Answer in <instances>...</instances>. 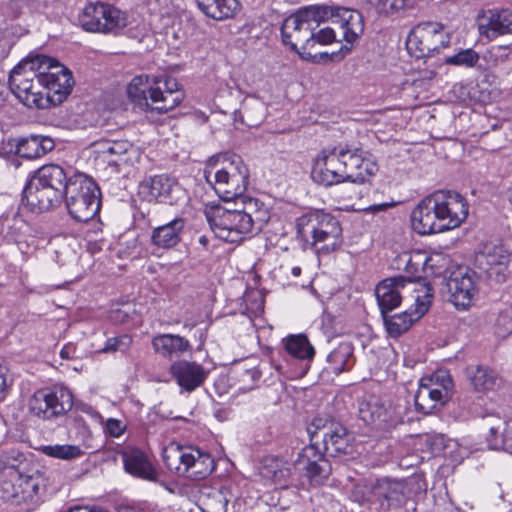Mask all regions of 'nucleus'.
<instances>
[{"instance_id": "nucleus-2", "label": "nucleus", "mask_w": 512, "mask_h": 512, "mask_svg": "<svg viewBox=\"0 0 512 512\" xmlns=\"http://www.w3.org/2000/svg\"><path fill=\"white\" fill-rule=\"evenodd\" d=\"M468 203L458 192L438 190L425 197L412 211L413 229L422 235L457 228L468 216Z\"/></svg>"}, {"instance_id": "nucleus-6", "label": "nucleus", "mask_w": 512, "mask_h": 512, "mask_svg": "<svg viewBox=\"0 0 512 512\" xmlns=\"http://www.w3.org/2000/svg\"><path fill=\"white\" fill-rule=\"evenodd\" d=\"M298 237L316 252L330 253L342 242L339 221L330 214L314 211L297 220Z\"/></svg>"}, {"instance_id": "nucleus-26", "label": "nucleus", "mask_w": 512, "mask_h": 512, "mask_svg": "<svg viewBox=\"0 0 512 512\" xmlns=\"http://www.w3.org/2000/svg\"><path fill=\"white\" fill-rule=\"evenodd\" d=\"M480 35L494 39L500 35L512 34V10H488L478 18Z\"/></svg>"}, {"instance_id": "nucleus-17", "label": "nucleus", "mask_w": 512, "mask_h": 512, "mask_svg": "<svg viewBox=\"0 0 512 512\" xmlns=\"http://www.w3.org/2000/svg\"><path fill=\"white\" fill-rule=\"evenodd\" d=\"M338 151L346 181L364 183L378 170L377 164L360 149L338 146Z\"/></svg>"}, {"instance_id": "nucleus-52", "label": "nucleus", "mask_w": 512, "mask_h": 512, "mask_svg": "<svg viewBox=\"0 0 512 512\" xmlns=\"http://www.w3.org/2000/svg\"><path fill=\"white\" fill-rule=\"evenodd\" d=\"M42 452L50 457L64 459V446L63 445H47L41 448Z\"/></svg>"}, {"instance_id": "nucleus-27", "label": "nucleus", "mask_w": 512, "mask_h": 512, "mask_svg": "<svg viewBox=\"0 0 512 512\" xmlns=\"http://www.w3.org/2000/svg\"><path fill=\"white\" fill-rule=\"evenodd\" d=\"M29 409L38 417L51 420L63 414L64 406L57 392L46 388L34 393L29 400Z\"/></svg>"}, {"instance_id": "nucleus-20", "label": "nucleus", "mask_w": 512, "mask_h": 512, "mask_svg": "<svg viewBox=\"0 0 512 512\" xmlns=\"http://www.w3.org/2000/svg\"><path fill=\"white\" fill-rule=\"evenodd\" d=\"M338 146L324 149L316 157L311 171L312 179L321 185L331 186L346 181L342 162L338 155Z\"/></svg>"}, {"instance_id": "nucleus-39", "label": "nucleus", "mask_w": 512, "mask_h": 512, "mask_svg": "<svg viewBox=\"0 0 512 512\" xmlns=\"http://www.w3.org/2000/svg\"><path fill=\"white\" fill-rule=\"evenodd\" d=\"M261 474L263 477L271 479L275 484L285 487L291 476L290 464L281 457H266L261 467Z\"/></svg>"}, {"instance_id": "nucleus-53", "label": "nucleus", "mask_w": 512, "mask_h": 512, "mask_svg": "<svg viewBox=\"0 0 512 512\" xmlns=\"http://www.w3.org/2000/svg\"><path fill=\"white\" fill-rule=\"evenodd\" d=\"M68 394H69V401L71 402V405H70L71 410L81 411L86 414L92 413L93 409L90 405H88L82 401L75 400L71 393H68Z\"/></svg>"}, {"instance_id": "nucleus-19", "label": "nucleus", "mask_w": 512, "mask_h": 512, "mask_svg": "<svg viewBox=\"0 0 512 512\" xmlns=\"http://www.w3.org/2000/svg\"><path fill=\"white\" fill-rule=\"evenodd\" d=\"M177 190L179 185L176 178L168 174L147 176L138 185L139 197L149 203H172Z\"/></svg>"}, {"instance_id": "nucleus-49", "label": "nucleus", "mask_w": 512, "mask_h": 512, "mask_svg": "<svg viewBox=\"0 0 512 512\" xmlns=\"http://www.w3.org/2000/svg\"><path fill=\"white\" fill-rule=\"evenodd\" d=\"M495 334L500 338H506L512 334V310L500 311L494 324Z\"/></svg>"}, {"instance_id": "nucleus-64", "label": "nucleus", "mask_w": 512, "mask_h": 512, "mask_svg": "<svg viewBox=\"0 0 512 512\" xmlns=\"http://www.w3.org/2000/svg\"><path fill=\"white\" fill-rule=\"evenodd\" d=\"M59 355L62 359H64V355H65V352H64V347H62L59 351Z\"/></svg>"}, {"instance_id": "nucleus-41", "label": "nucleus", "mask_w": 512, "mask_h": 512, "mask_svg": "<svg viewBox=\"0 0 512 512\" xmlns=\"http://www.w3.org/2000/svg\"><path fill=\"white\" fill-rule=\"evenodd\" d=\"M327 361L330 370L336 375L349 370L354 364L352 344L349 342H341L329 353Z\"/></svg>"}, {"instance_id": "nucleus-38", "label": "nucleus", "mask_w": 512, "mask_h": 512, "mask_svg": "<svg viewBox=\"0 0 512 512\" xmlns=\"http://www.w3.org/2000/svg\"><path fill=\"white\" fill-rule=\"evenodd\" d=\"M448 401L440 391L431 388L420 381L419 388L415 394V408L423 414L432 413L438 406Z\"/></svg>"}, {"instance_id": "nucleus-10", "label": "nucleus", "mask_w": 512, "mask_h": 512, "mask_svg": "<svg viewBox=\"0 0 512 512\" xmlns=\"http://www.w3.org/2000/svg\"><path fill=\"white\" fill-rule=\"evenodd\" d=\"M163 460L166 466L179 476L195 481L205 479L215 469L212 456L194 446L166 448Z\"/></svg>"}, {"instance_id": "nucleus-62", "label": "nucleus", "mask_w": 512, "mask_h": 512, "mask_svg": "<svg viewBox=\"0 0 512 512\" xmlns=\"http://www.w3.org/2000/svg\"><path fill=\"white\" fill-rule=\"evenodd\" d=\"M199 243L202 244L203 246H206L208 244V238L206 236H200L199 237Z\"/></svg>"}, {"instance_id": "nucleus-24", "label": "nucleus", "mask_w": 512, "mask_h": 512, "mask_svg": "<svg viewBox=\"0 0 512 512\" xmlns=\"http://www.w3.org/2000/svg\"><path fill=\"white\" fill-rule=\"evenodd\" d=\"M169 372L182 390L191 393L206 381L209 371L194 361L178 360L171 364Z\"/></svg>"}, {"instance_id": "nucleus-33", "label": "nucleus", "mask_w": 512, "mask_h": 512, "mask_svg": "<svg viewBox=\"0 0 512 512\" xmlns=\"http://www.w3.org/2000/svg\"><path fill=\"white\" fill-rule=\"evenodd\" d=\"M199 9L217 21L233 18L241 5L238 0H196Z\"/></svg>"}, {"instance_id": "nucleus-30", "label": "nucleus", "mask_w": 512, "mask_h": 512, "mask_svg": "<svg viewBox=\"0 0 512 512\" xmlns=\"http://www.w3.org/2000/svg\"><path fill=\"white\" fill-rule=\"evenodd\" d=\"M55 143L47 136L31 134L17 141L16 154L21 158L34 159L53 150Z\"/></svg>"}, {"instance_id": "nucleus-50", "label": "nucleus", "mask_w": 512, "mask_h": 512, "mask_svg": "<svg viewBox=\"0 0 512 512\" xmlns=\"http://www.w3.org/2000/svg\"><path fill=\"white\" fill-rule=\"evenodd\" d=\"M336 27H324L318 31L314 30V36L311 40L310 46L313 47L314 44H322L328 45L336 40Z\"/></svg>"}, {"instance_id": "nucleus-51", "label": "nucleus", "mask_w": 512, "mask_h": 512, "mask_svg": "<svg viewBox=\"0 0 512 512\" xmlns=\"http://www.w3.org/2000/svg\"><path fill=\"white\" fill-rule=\"evenodd\" d=\"M423 441L432 454L441 452L445 446L443 435H425Z\"/></svg>"}, {"instance_id": "nucleus-8", "label": "nucleus", "mask_w": 512, "mask_h": 512, "mask_svg": "<svg viewBox=\"0 0 512 512\" xmlns=\"http://www.w3.org/2000/svg\"><path fill=\"white\" fill-rule=\"evenodd\" d=\"M33 465L27 455L11 448L0 452V478L11 483V495L23 499L37 493L38 483L33 478Z\"/></svg>"}, {"instance_id": "nucleus-22", "label": "nucleus", "mask_w": 512, "mask_h": 512, "mask_svg": "<svg viewBox=\"0 0 512 512\" xmlns=\"http://www.w3.org/2000/svg\"><path fill=\"white\" fill-rule=\"evenodd\" d=\"M329 13H327V21L331 23L340 31L343 40L347 43H354L364 31V22L362 15L352 9L344 7H329L325 6Z\"/></svg>"}, {"instance_id": "nucleus-37", "label": "nucleus", "mask_w": 512, "mask_h": 512, "mask_svg": "<svg viewBox=\"0 0 512 512\" xmlns=\"http://www.w3.org/2000/svg\"><path fill=\"white\" fill-rule=\"evenodd\" d=\"M152 345L157 353L169 358L180 355L190 348V343L187 339L173 334H163L154 337Z\"/></svg>"}, {"instance_id": "nucleus-34", "label": "nucleus", "mask_w": 512, "mask_h": 512, "mask_svg": "<svg viewBox=\"0 0 512 512\" xmlns=\"http://www.w3.org/2000/svg\"><path fill=\"white\" fill-rule=\"evenodd\" d=\"M470 384L478 392L490 391L501 385V378L487 366H470L467 368Z\"/></svg>"}, {"instance_id": "nucleus-43", "label": "nucleus", "mask_w": 512, "mask_h": 512, "mask_svg": "<svg viewBox=\"0 0 512 512\" xmlns=\"http://www.w3.org/2000/svg\"><path fill=\"white\" fill-rule=\"evenodd\" d=\"M400 260L405 263L404 270L414 278H420V272L425 271L428 267L433 268V258L427 257L421 252L405 253L401 256Z\"/></svg>"}, {"instance_id": "nucleus-48", "label": "nucleus", "mask_w": 512, "mask_h": 512, "mask_svg": "<svg viewBox=\"0 0 512 512\" xmlns=\"http://www.w3.org/2000/svg\"><path fill=\"white\" fill-rule=\"evenodd\" d=\"M479 58V54L471 48L460 49L456 54L446 57L445 63L453 66L472 68L477 64Z\"/></svg>"}, {"instance_id": "nucleus-9", "label": "nucleus", "mask_w": 512, "mask_h": 512, "mask_svg": "<svg viewBox=\"0 0 512 512\" xmlns=\"http://www.w3.org/2000/svg\"><path fill=\"white\" fill-rule=\"evenodd\" d=\"M329 10L325 6H309L299 9L286 18L281 27V35L285 45L297 50L298 46L306 49L321 23L327 21Z\"/></svg>"}, {"instance_id": "nucleus-59", "label": "nucleus", "mask_w": 512, "mask_h": 512, "mask_svg": "<svg viewBox=\"0 0 512 512\" xmlns=\"http://www.w3.org/2000/svg\"><path fill=\"white\" fill-rule=\"evenodd\" d=\"M74 85H75V81L73 78V74H72L71 70L66 68V97L71 93Z\"/></svg>"}, {"instance_id": "nucleus-4", "label": "nucleus", "mask_w": 512, "mask_h": 512, "mask_svg": "<svg viewBox=\"0 0 512 512\" xmlns=\"http://www.w3.org/2000/svg\"><path fill=\"white\" fill-rule=\"evenodd\" d=\"M127 95L141 109L160 113L176 108L184 99V92L176 79L150 78L147 75L134 77L127 87Z\"/></svg>"}, {"instance_id": "nucleus-5", "label": "nucleus", "mask_w": 512, "mask_h": 512, "mask_svg": "<svg viewBox=\"0 0 512 512\" xmlns=\"http://www.w3.org/2000/svg\"><path fill=\"white\" fill-rule=\"evenodd\" d=\"M206 181L224 201L242 199L249 180V169L238 155L212 156L204 169Z\"/></svg>"}, {"instance_id": "nucleus-57", "label": "nucleus", "mask_w": 512, "mask_h": 512, "mask_svg": "<svg viewBox=\"0 0 512 512\" xmlns=\"http://www.w3.org/2000/svg\"><path fill=\"white\" fill-rule=\"evenodd\" d=\"M7 381L4 372L0 370V402L3 401L7 394Z\"/></svg>"}, {"instance_id": "nucleus-56", "label": "nucleus", "mask_w": 512, "mask_h": 512, "mask_svg": "<svg viewBox=\"0 0 512 512\" xmlns=\"http://www.w3.org/2000/svg\"><path fill=\"white\" fill-rule=\"evenodd\" d=\"M86 453L77 446L66 445V460L84 456Z\"/></svg>"}, {"instance_id": "nucleus-44", "label": "nucleus", "mask_w": 512, "mask_h": 512, "mask_svg": "<svg viewBox=\"0 0 512 512\" xmlns=\"http://www.w3.org/2000/svg\"><path fill=\"white\" fill-rule=\"evenodd\" d=\"M383 402L381 399L370 396L359 403V417L368 425L379 427L380 414Z\"/></svg>"}, {"instance_id": "nucleus-63", "label": "nucleus", "mask_w": 512, "mask_h": 512, "mask_svg": "<svg viewBox=\"0 0 512 512\" xmlns=\"http://www.w3.org/2000/svg\"><path fill=\"white\" fill-rule=\"evenodd\" d=\"M292 274L294 276H299L301 274V268L300 267H294L292 268Z\"/></svg>"}, {"instance_id": "nucleus-58", "label": "nucleus", "mask_w": 512, "mask_h": 512, "mask_svg": "<svg viewBox=\"0 0 512 512\" xmlns=\"http://www.w3.org/2000/svg\"><path fill=\"white\" fill-rule=\"evenodd\" d=\"M392 205H393L392 203H387V202L380 203V204H374V205H371L368 208H366V211L375 214V213L387 210L388 208L392 207Z\"/></svg>"}, {"instance_id": "nucleus-11", "label": "nucleus", "mask_w": 512, "mask_h": 512, "mask_svg": "<svg viewBox=\"0 0 512 512\" xmlns=\"http://www.w3.org/2000/svg\"><path fill=\"white\" fill-rule=\"evenodd\" d=\"M80 26L93 33L118 35L128 24L126 13L105 4H88L78 16Z\"/></svg>"}, {"instance_id": "nucleus-14", "label": "nucleus", "mask_w": 512, "mask_h": 512, "mask_svg": "<svg viewBox=\"0 0 512 512\" xmlns=\"http://www.w3.org/2000/svg\"><path fill=\"white\" fill-rule=\"evenodd\" d=\"M350 497L354 502L376 512L389 511L398 493L388 481L360 482L353 486Z\"/></svg>"}, {"instance_id": "nucleus-16", "label": "nucleus", "mask_w": 512, "mask_h": 512, "mask_svg": "<svg viewBox=\"0 0 512 512\" xmlns=\"http://www.w3.org/2000/svg\"><path fill=\"white\" fill-rule=\"evenodd\" d=\"M421 292L422 295L418 293L415 296L416 308L413 313L408 311L394 315H388V312L381 313L389 336L397 338L407 332L412 324L428 311L432 299L430 288L424 286Z\"/></svg>"}, {"instance_id": "nucleus-31", "label": "nucleus", "mask_w": 512, "mask_h": 512, "mask_svg": "<svg viewBox=\"0 0 512 512\" xmlns=\"http://www.w3.org/2000/svg\"><path fill=\"white\" fill-rule=\"evenodd\" d=\"M379 427L391 428L405 421H411L409 403L403 398L394 401H384L381 409Z\"/></svg>"}, {"instance_id": "nucleus-42", "label": "nucleus", "mask_w": 512, "mask_h": 512, "mask_svg": "<svg viewBox=\"0 0 512 512\" xmlns=\"http://www.w3.org/2000/svg\"><path fill=\"white\" fill-rule=\"evenodd\" d=\"M68 111V119H66L69 122L68 128H86L95 122L93 113L88 111L85 106L79 104L76 98L70 100Z\"/></svg>"}, {"instance_id": "nucleus-61", "label": "nucleus", "mask_w": 512, "mask_h": 512, "mask_svg": "<svg viewBox=\"0 0 512 512\" xmlns=\"http://www.w3.org/2000/svg\"><path fill=\"white\" fill-rule=\"evenodd\" d=\"M246 373L249 374L253 379L260 377V373L255 369L247 370Z\"/></svg>"}, {"instance_id": "nucleus-29", "label": "nucleus", "mask_w": 512, "mask_h": 512, "mask_svg": "<svg viewBox=\"0 0 512 512\" xmlns=\"http://www.w3.org/2000/svg\"><path fill=\"white\" fill-rule=\"evenodd\" d=\"M122 458L128 473L149 481L156 482L158 480V473L141 450H126L122 453Z\"/></svg>"}, {"instance_id": "nucleus-47", "label": "nucleus", "mask_w": 512, "mask_h": 512, "mask_svg": "<svg viewBox=\"0 0 512 512\" xmlns=\"http://www.w3.org/2000/svg\"><path fill=\"white\" fill-rule=\"evenodd\" d=\"M228 499L222 490H215L202 500L203 512H227Z\"/></svg>"}, {"instance_id": "nucleus-32", "label": "nucleus", "mask_w": 512, "mask_h": 512, "mask_svg": "<svg viewBox=\"0 0 512 512\" xmlns=\"http://www.w3.org/2000/svg\"><path fill=\"white\" fill-rule=\"evenodd\" d=\"M184 228L185 220L180 217L175 218L152 231V243L160 248H172L181 241Z\"/></svg>"}, {"instance_id": "nucleus-55", "label": "nucleus", "mask_w": 512, "mask_h": 512, "mask_svg": "<svg viewBox=\"0 0 512 512\" xmlns=\"http://www.w3.org/2000/svg\"><path fill=\"white\" fill-rule=\"evenodd\" d=\"M125 338L126 337L108 339L105 346L102 349V352L108 353L120 349L121 343Z\"/></svg>"}, {"instance_id": "nucleus-18", "label": "nucleus", "mask_w": 512, "mask_h": 512, "mask_svg": "<svg viewBox=\"0 0 512 512\" xmlns=\"http://www.w3.org/2000/svg\"><path fill=\"white\" fill-rule=\"evenodd\" d=\"M446 286L449 301L457 309H466L476 294L475 273L468 268H459L450 274Z\"/></svg>"}, {"instance_id": "nucleus-25", "label": "nucleus", "mask_w": 512, "mask_h": 512, "mask_svg": "<svg viewBox=\"0 0 512 512\" xmlns=\"http://www.w3.org/2000/svg\"><path fill=\"white\" fill-rule=\"evenodd\" d=\"M482 427L487 430L485 435L491 450H503L512 455V420L504 421L496 415L483 419Z\"/></svg>"}, {"instance_id": "nucleus-1", "label": "nucleus", "mask_w": 512, "mask_h": 512, "mask_svg": "<svg viewBox=\"0 0 512 512\" xmlns=\"http://www.w3.org/2000/svg\"><path fill=\"white\" fill-rule=\"evenodd\" d=\"M64 65L44 55H29L9 75L13 94L28 108L44 109L64 102Z\"/></svg>"}, {"instance_id": "nucleus-46", "label": "nucleus", "mask_w": 512, "mask_h": 512, "mask_svg": "<svg viewBox=\"0 0 512 512\" xmlns=\"http://www.w3.org/2000/svg\"><path fill=\"white\" fill-rule=\"evenodd\" d=\"M421 381L427 386L440 391L448 400L450 399L454 385L447 370L438 369L431 376L422 378Z\"/></svg>"}, {"instance_id": "nucleus-60", "label": "nucleus", "mask_w": 512, "mask_h": 512, "mask_svg": "<svg viewBox=\"0 0 512 512\" xmlns=\"http://www.w3.org/2000/svg\"><path fill=\"white\" fill-rule=\"evenodd\" d=\"M122 512H145V510L138 506H126L123 508Z\"/></svg>"}, {"instance_id": "nucleus-36", "label": "nucleus", "mask_w": 512, "mask_h": 512, "mask_svg": "<svg viewBox=\"0 0 512 512\" xmlns=\"http://www.w3.org/2000/svg\"><path fill=\"white\" fill-rule=\"evenodd\" d=\"M30 179L36 180L38 184H43L47 188L55 189L64 197V169L56 164H48L40 167L30 176Z\"/></svg>"}, {"instance_id": "nucleus-12", "label": "nucleus", "mask_w": 512, "mask_h": 512, "mask_svg": "<svg viewBox=\"0 0 512 512\" xmlns=\"http://www.w3.org/2000/svg\"><path fill=\"white\" fill-rule=\"evenodd\" d=\"M308 432L312 442L321 439L324 451L331 457L346 454L349 445L348 431L341 423L333 419L316 417L308 427Z\"/></svg>"}, {"instance_id": "nucleus-7", "label": "nucleus", "mask_w": 512, "mask_h": 512, "mask_svg": "<svg viewBox=\"0 0 512 512\" xmlns=\"http://www.w3.org/2000/svg\"><path fill=\"white\" fill-rule=\"evenodd\" d=\"M100 190L83 173H76L66 179V207L72 219L86 223L100 210Z\"/></svg>"}, {"instance_id": "nucleus-35", "label": "nucleus", "mask_w": 512, "mask_h": 512, "mask_svg": "<svg viewBox=\"0 0 512 512\" xmlns=\"http://www.w3.org/2000/svg\"><path fill=\"white\" fill-rule=\"evenodd\" d=\"M475 262L484 272L501 267L509 262V254L502 245L487 244L475 256Z\"/></svg>"}, {"instance_id": "nucleus-13", "label": "nucleus", "mask_w": 512, "mask_h": 512, "mask_svg": "<svg viewBox=\"0 0 512 512\" xmlns=\"http://www.w3.org/2000/svg\"><path fill=\"white\" fill-rule=\"evenodd\" d=\"M449 36L438 22H422L416 25L407 39V48L417 58L429 57L441 48L447 47Z\"/></svg>"}, {"instance_id": "nucleus-3", "label": "nucleus", "mask_w": 512, "mask_h": 512, "mask_svg": "<svg viewBox=\"0 0 512 512\" xmlns=\"http://www.w3.org/2000/svg\"><path fill=\"white\" fill-rule=\"evenodd\" d=\"M242 209L217 208L207 220L215 235L229 243H238L249 235L262 230L269 221L266 205L258 199L243 197Z\"/></svg>"}, {"instance_id": "nucleus-28", "label": "nucleus", "mask_w": 512, "mask_h": 512, "mask_svg": "<svg viewBox=\"0 0 512 512\" xmlns=\"http://www.w3.org/2000/svg\"><path fill=\"white\" fill-rule=\"evenodd\" d=\"M406 281L405 277L398 276L387 278L376 286L375 295L381 313L389 312L401 304Z\"/></svg>"}, {"instance_id": "nucleus-21", "label": "nucleus", "mask_w": 512, "mask_h": 512, "mask_svg": "<svg viewBox=\"0 0 512 512\" xmlns=\"http://www.w3.org/2000/svg\"><path fill=\"white\" fill-rule=\"evenodd\" d=\"M63 199L60 192H55V189L47 188L30 178L22 192V203L34 213H42L60 206Z\"/></svg>"}, {"instance_id": "nucleus-23", "label": "nucleus", "mask_w": 512, "mask_h": 512, "mask_svg": "<svg viewBox=\"0 0 512 512\" xmlns=\"http://www.w3.org/2000/svg\"><path fill=\"white\" fill-rule=\"evenodd\" d=\"M295 464L305 471L312 485H320L329 475V463L316 446V442L304 447L298 454Z\"/></svg>"}, {"instance_id": "nucleus-15", "label": "nucleus", "mask_w": 512, "mask_h": 512, "mask_svg": "<svg viewBox=\"0 0 512 512\" xmlns=\"http://www.w3.org/2000/svg\"><path fill=\"white\" fill-rule=\"evenodd\" d=\"M97 158L111 166L115 172L132 166L139 158V151L127 140H100L94 143Z\"/></svg>"}, {"instance_id": "nucleus-54", "label": "nucleus", "mask_w": 512, "mask_h": 512, "mask_svg": "<svg viewBox=\"0 0 512 512\" xmlns=\"http://www.w3.org/2000/svg\"><path fill=\"white\" fill-rule=\"evenodd\" d=\"M106 427L109 434L113 437H119L123 433V426L119 420L108 419Z\"/></svg>"}, {"instance_id": "nucleus-45", "label": "nucleus", "mask_w": 512, "mask_h": 512, "mask_svg": "<svg viewBox=\"0 0 512 512\" xmlns=\"http://www.w3.org/2000/svg\"><path fill=\"white\" fill-rule=\"evenodd\" d=\"M286 351L295 358L310 359L314 356V348L304 335H292L285 341Z\"/></svg>"}, {"instance_id": "nucleus-40", "label": "nucleus", "mask_w": 512, "mask_h": 512, "mask_svg": "<svg viewBox=\"0 0 512 512\" xmlns=\"http://www.w3.org/2000/svg\"><path fill=\"white\" fill-rule=\"evenodd\" d=\"M366 3L380 17L397 18L413 9L416 0H367Z\"/></svg>"}]
</instances>
